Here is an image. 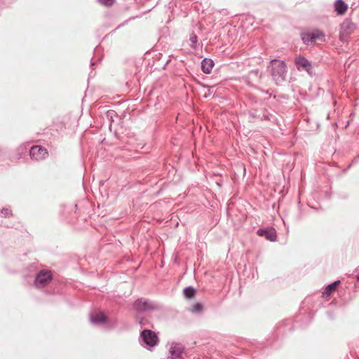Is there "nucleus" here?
Returning a JSON list of instances; mask_svg holds the SVG:
<instances>
[{"mask_svg": "<svg viewBox=\"0 0 359 359\" xmlns=\"http://www.w3.org/2000/svg\"><path fill=\"white\" fill-rule=\"evenodd\" d=\"M141 336L145 344L151 347L156 346L158 341V339L156 333L150 330H143Z\"/></svg>", "mask_w": 359, "mask_h": 359, "instance_id": "obj_5", "label": "nucleus"}, {"mask_svg": "<svg viewBox=\"0 0 359 359\" xmlns=\"http://www.w3.org/2000/svg\"><path fill=\"white\" fill-rule=\"evenodd\" d=\"M302 39L304 43H313L312 32H306L302 34Z\"/></svg>", "mask_w": 359, "mask_h": 359, "instance_id": "obj_15", "label": "nucleus"}, {"mask_svg": "<svg viewBox=\"0 0 359 359\" xmlns=\"http://www.w3.org/2000/svg\"><path fill=\"white\" fill-rule=\"evenodd\" d=\"M271 76L276 81L284 80L286 74V65L284 62L273 60L269 67Z\"/></svg>", "mask_w": 359, "mask_h": 359, "instance_id": "obj_1", "label": "nucleus"}, {"mask_svg": "<svg viewBox=\"0 0 359 359\" xmlns=\"http://www.w3.org/2000/svg\"><path fill=\"white\" fill-rule=\"evenodd\" d=\"M190 40L192 43H195L197 41V36L196 35H193L190 37Z\"/></svg>", "mask_w": 359, "mask_h": 359, "instance_id": "obj_19", "label": "nucleus"}, {"mask_svg": "<svg viewBox=\"0 0 359 359\" xmlns=\"http://www.w3.org/2000/svg\"><path fill=\"white\" fill-rule=\"evenodd\" d=\"M334 8L338 15H342L348 10V5L342 0H337L334 3Z\"/></svg>", "mask_w": 359, "mask_h": 359, "instance_id": "obj_10", "label": "nucleus"}, {"mask_svg": "<svg viewBox=\"0 0 359 359\" xmlns=\"http://www.w3.org/2000/svg\"><path fill=\"white\" fill-rule=\"evenodd\" d=\"M357 278H358V280H359V275L358 276Z\"/></svg>", "mask_w": 359, "mask_h": 359, "instance_id": "obj_20", "label": "nucleus"}, {"mask_svg": "<svg viewBox=\"0 0 359 359\" xmlns=\"http://www.w3.org/2000/svg\"><path fill=\"white\" fill-rule=\"evenodd\" d=\"M355 26L349 20H345L341 25L339 39L342 42L348 41L350 36L353 33Z\"/></svg>", "mask_w": 359, "mask_h": 359, "instance_id": "obj_2", "label": "nucleus"}, {"mask_svg": "<svg viewBox=\"0 0 359 359\" xmlns=\"http://www.w3.org/2000/svg\"><path fill=\"white\" fill-rule=\"evenodd\" d=\"M2 212L5 214L6 216L9 217L11 215V211L8 209H4Z\"/></svg>", "mask_w": 359, "mask_h": 359, "instance_id": "obj_18", "label": "nucleus"}, {"mask_svg": "<svg viewBox=\"0 0 359 359\" xmlns=\"http://www.w3.org/2000/svg\"><path fill=\"white\" fill-rule=\"evenodd\" d=\"M196 294V291L193 287H188L184 290V294L187 298H192Z\"/></svg>", "mask_w": 359, "mask_h": 359, "instance_id": "obj_16", "label": "nucleus"}, {"mask_svg": "<svg viewBox=\"0 0 359 359\" xmlns=\"http://www.w3.org/2000/svg\"><path fill=\"white\" fill-rule=\"evenodd\" d=\"M107 317L103 313H95L92 314L90 320L93 323H101L106 321Z\"/></svg>", "mask_w": 359, "mask_h": 359, "instance_id": "obj_13", "label": "nucleus"}, {"mask_svg": "<svg viewBox=\"0 0 359 359\" xmlns=\"http://www.w3.org/2000/svg\"><path fill=\"white\" fill-rule=\"evenodd\" d=\"M295 65L299 70H305L309 74H311V65L310 62L302 56H297L295 58Z\"/></svg>", "mask_w": 359, "mask_h": 359, "instance_id": "obj_6", "label": "nucleus"}, {"mask_svg": "<svg viewBox=\"0 0 359 359\" xmlns=\"http://www.w3.org/2000/svg\"><path fill=\"white\" fill-rule=\"evenodd\" d=\"M29 154L32 159L39 161L48 156V151L40 145H34L31 147Z\"/></svg>", "mask_w": 359, "mask_h": 359, "instance_id": "obj_3", "label": "nucleus"}, {"mask_svg": "<svg viewBox=\"0 0 359 359\" xmlns=\"http://www.w3.org/2000/svg\"><path fill=\"white\" fill-rule=\"evenodd\" d=\"M312 32L313 43H317L323 42L325 41V36L324 33L320 30H313Z\"/></svg>", "mask_w": 359, "mask_h": 359, "instance_id": "obj_12", "label": "nucleus"}, {"mask_svg": "<svg viewBox=\"0 0 359 359\" xmlns=\"http://www.w3.org/2000/svg\"><path fill=\"white\" fill-rule=\"evenodd\" d=\"M52 278L50 271L42 270L36 277L35 285L37 287H43L50 282Z\"/></svg>", "mask_w": 359, "mask_h": 359, "instance_id": "obj_4", "label": "nucleus"}, {"mask_svg": "<svg viewBox=\"0 0 359 359\" xmlns=\"http://www.w3.org/2000/svg\"><path fill=\"white\" fill-rule=\"evenodd\" d=\"M183 351L184 347L181 344H172L169 350L170 355V358L171 359H179L180 358Z\"/></svg>", "mask_w": 359, "mask_h": 359, "instance_id": "obj_8", "label": "nucleus"}, {"mask_svg": "<svg viewBox=\"0 0 359 359\" xmlns=\"http://www.w3.org/2000/svg\"><path fill=\"white\" fill-rule=\"evenodd\" d=\"M213 61L210 59H204L201 62L202 71L205 74H210L213 67Z\"/></svg>", "mask_w": 359, "mask_h": 359, "instance_id": "obj_11", "label": "nucleus"}, {"mask_svg": "<svg viewBox=\"0 0 359 359\" xmlns=\"http://www.w3.org/2000/svg\"><path fill=\"white\" fill-rule=\"evenodd\" d=\"M133 307L137 311H149L154 309V306L149 302L142 299L137 300L134 303Z\"/></svg>", "mask_w": 359, "mask_h": 359, "instance_id": "obj_9", "label": "nucleus"}, {"mask_svg": "<svg viewBox=\"0 0 359 359\" xmlns=\"http://www.w3.org/2000/svg\"><path fill=\"white\" fill-rule=\"evenodd\" d=\"M339 283H340V281L337 280V281H335L333 283L329 285L325 289L323 294L327 296H330L332 293H333L336 290V289H337V286L339 285Z\"/></svg>", "mask_w": 359, "mask_h": 359, "instance_id": "obj_14", "label": "nucleus"}, {"mask_svg": "<svg viewBox=\"0 0 359 359\" xmlns=\"http://www.w3.org/2000/svg\"><path fill=\"white\" fill-rule=\"evenodd\" d=\"M259 236H264L269 241H275L276 240V231L273 228L259 229L257 232Z\"/></svg>", "mask_w": 359, "mask_h": 359, "instance_id": "obj_7", "label": "nucleus"}, {"mask_svg": "<svg viewBox=\"0 0 359 359\" xmlns=\"http://www.w3.org/2000/svg\"><path fill=\"white\" fill-rule=\"evenodd\" d=\"M202 310H203V305L200 303L195 304L191 309L192 312H200Z\"/></svg>", "mask_w": 359, "mask_h": 359, "instance_id": "obj_17", "label": "nucleus"}]
</instances>
